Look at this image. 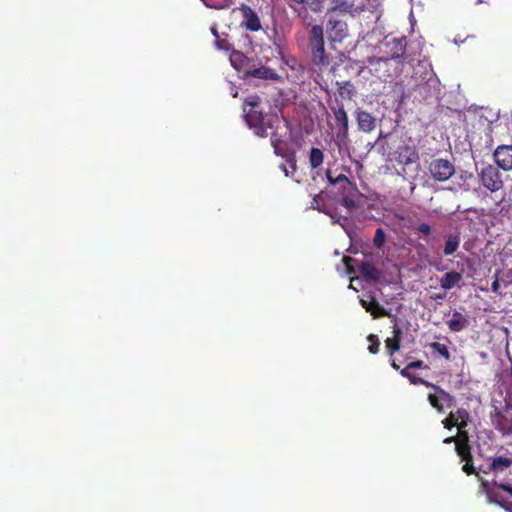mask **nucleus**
Instances as JSON below:
<instances>
[{
  "instance_id": "1",
  "label": "nucleus",
  "mask_w": 512,
  "mask_h": 512,
  "mask_svg": "<svg viewBox=\"0 0 512 512\" xmlns=\"http://www.w3.org/2000/svg\"><path fill=\"white\" fill-rule=\"evenodd\" d=\"M483 474H491L492 480H481L480 489L487 501L496 504L507 512H512V502L508 501L503 492L512 497V454L494 455L488 458Z\"/></svg>"
},
{
  "instance_id": "2",
  "label": "nucleus",
  "mask_w": 512,
  "mask_h": 512,
  "mask_svg": "<svg viewBox=\"0 0 512 512\" xmlns=\"http://www.w3.org/2000/svg\"><path fill=\"white\" fill-rule=\"evenodd\" d=\"M260 103L261 98L258 95H250L245 99V120L257 136L267 137L270 134L269 130H272L275 127V124L279 123V118L277 115L265 114L263 110L259 108ZM271 145L274 148V153L285 158L286 163L292 169V171H288L285 164L280 165V169L284 172L285 176L294 177L297 171L295 153H286L281 147V140L272 132Z\"/></svg>"
},
{
  "instance_id": "3",
  "label": "nucleus",
  "mask_w": 512,
  "mask_h": 512,
  "mask_svg": "<svg viewBox=\"0 0 512 512\" xmlns=\"http://www.w3.org/2000/svg\"><path fill=\"white\" fill-rule=\"evenodd\" d=\"M491 421L502 436L512 435V394L507 393L503 401H493Z\"/></svg>"
},
{
  "instance_id": "4",
  "label": "nucleus",
  "mask_w": 512,
  "mask_h": 512,
  "mask_svg": "<svg viewBox=\"0 0 512 512\" xmlns=\"http://www.w3.org/2000/svg\"><path fill=\"white\" fill-rule=\"evenodd\" d=\"M327 180L332 185H338L342 192L341 204L349 211L352 212L357 208V204L353 197L359 193L358 187L355 183L349 180V178L340 174L337 177H333L330 170L326 172Z\"/></svg>"
},
{
  "instance_id": "5",
  "label": "nucleus",
  "mask_w": 512,
  "mask_h": 512,
  "mask_svg": "<svg viewBox=\"0 0 512 512\" xmlns=\"http://www.w3.org/2000/svg\"><path fill=\"white\" fill-rule=\"evenodd\" d=\"M310 34L309 46L311 49L313 63L319 67H327L330 64L331 59L325 51L322 26L314 25L311 28Z\"/></svg>"
},
{
  "instance_id": "6",
  "label": "nucleus",
  "mask_w": 512,
  "mask_h": 512,
  "mask_svg": "<svg viewBox=\"0 0 512 512\" xmlns=\"http://www.w3.org/2000/svg\"><path fill=\"white\" fill-rule=\"evenodd\" d=\"M406 38H393L385 43V56L377 58L371 62L374 66L375 71L384 68L388 65L389 60H398L403 62L405 51H406Z\"/></svg>"
},
{
  "instance_id": "7",
  "label": "nucleus",
  "mask_w": 512,
  "mask_h": 512,
  "mask_svg": "<svg viewBox=\"0 0 512 512\" xmlns=\"http://www.w3.org/2000/svg\"><path fill=\"white\" fill-rule=\"evenodd\" d=\"M434 391L430 392L427 396V399L430 405L438 412L444 413L446 409L452 408L456 404V399L449 392L433 384V386H429Z\"/></svg>"
},
{
  "instance_id": "8",
  "label": "nucleus",
  "mask_w": 512,
  "mask_h": 512,
  "mask_svg": "<svg viewBox=\"0 0 512 512\" xmlns=\"http://www.w3.org/2000/svg\"><path fill=\"white\" fill-rule=\"evenodd\" d=\"M428 172L433 180L445 182L454 175L455 166L447 159L436 158L430 161Z\"/></svg>"
},
{
  "instance_id": "9",
  "label": "nucleus",
  "mask_w": 512,
  "mask_h": 512,
  "mask_svg": "<svg viewBox=\"0 0 512 512\" xmlns=\"http://www.w3.org/2000/svg\"><path fill=\"white\" fill-rule=\"evenodd\" d=\"M330 109L334 115L336 126L338 127L336 138L340 141H345L348 137L349 119L344 105L336 100V105H331Z\"/></svg>"
},
{
  "instance_id": "10",
  "label": "nucleus",
  "mask_w": 512,
  "mask_h": 512,
  "mask_svg": "<svg viewBox=\"0 0 512 512\" xmlns=\"http://www.w3.org/2000/svg\"><path fill=\"white\" fill-rule=\"evenodd\" d=\"M480 179L483 186L491 192H496L503 187V181L498 167L491 164L482 169Z\"/></svg>"
},
{
  "instance_id": "11",
  "label": "nucleus",
  "mask_w": 512,
  "mask_h": 512,
  "mask_svg": "<svg viewBox=\"0 0 512 512\" xmlns=\"http://www.w3.org/2000/svg\"><path fill=\"white\" fill-rule=\"evenodd\" d=\"M288 5L295 12L298 13L299 17L306 18L307 12H320L323 8L325 0H287Z\"/></svg>"
},
{
  "instance_id": "12",
  "label": "nucleus",
  "mask_w": 512,
  "mask_h": 512,
  "mask_svg": "<svg viewBox=\"0 0 512 512\" xmlns=\"http://www.w3.org/2000/svg\"><path fill=\"white\" fill-rule=\"evenodd\" d=\"M469 413L464 408H458L456 411H451L448 416L442 420L445 429L451 430L453 427H466L469 421Z\"/></svg>"
},
{
  "instance_id": "13",
  "label": "nucleus",
  "mask_w": 512,
  "mask_h": 512,
  "mask_svg": "<svg viewBox=\"0 0 512 512\" xmlns=\"http://www.w3.org/2000/svg\"><path fill=\"white\" fill-rule=\"evenodd\" d=\"M239 10L242 13V26L251 32L259 31L262 28L261 21L257 13L246 4H241Z\"/></svg>"
},
{
  "instance_id": "14",
  "label": "nucleus",
  "mask_w": 512,
  "mask_h": 512,
  "mask_svg": "<svg viewBox=\"0 0 512 512\" xmlns=\"http://www.w3.org/2000/svg\"><path fill=\"white\" fill-rule=\"evenodd\" d=\"M327 31L332 41L341 42L348 35V26L344 20L331 17L327 24Z\"/></svg>"
},
{
  "instance_id": "15",
  "label": "nucleus",
  "mask_w": 512,
  "mask_h": 512,
  "mask_svg": "<svg viewBox=\"0 0 512 512\" xmlns=\"http://www.w3.org/2000/svg\"><path fill=\"white\" fill-rule=\"evenodd\" d=\"M498 167L504 171L512 170V145H500L493 153Z\"/></svg>"
},
{
  "instance_id": "16",
  "label": "nucleus",
  "mask_w": 512,
  "mask_h": 512,
  "mask_svg": "<svg viewBox=\"0 0 512 512\" xmlns=\"http://www.w3.org/2000/svg\"><path fill=\"white\" fill-rule=\"evenodd\" d=\"M360 304L375 319L390 316V312L385 309L373 295H369L367 299H360Z\"/></svg>"
},
{
  "instance_id": "17",
  "label": "nucleus",
  "mask_w": 512,
  "mask_h": 512,
  "mask_svg": "<svg viewBox=\"0 0 512 512\" xmlns=\"http://www.w3.org/2000/svg\"><path fill=\"white\" fill-rule=\"evenodd\" d=\"M359 130L369 133L376 128V118L369 112L357 109L355 112Z\"/></svg>"
},
{
  "instance_id": "18",
  "label": "nucleus",
  "mask_w": 512,
  "mask_h": 512,
  "mask_svg": "<svg viewBox=\"0 0 512 512\" xmlns=\"http://www.w3.org/2000/svg\"><path fill=\"white\" fill-rule=\"evenodd\" d=\"M397 162L401 165H409L419 161V154L415 148L404 145L397 150Z\"/></svg>"
},
{
  "instance_id": "19",
  "label": "nucleus",
  "mask_w": 512,
  "mask_h": 512,
  "mask_svg": "<svg viewBox=\"0 0 512 512\" xmlns=\"http://www.w3.org/2000/svg\"><path fill=\"white\" fill-rule=\"evenodd\" d=\"M359 273L365 280L373 282H377L381 278V271L367 261L361 263Z\"/></svg>"
},
{
  "instance_id": "20",
  "label": "nucleus",
  "mask_w": 512,
  "mask_h": 512,
  "mask_svg": "<svg viewBox=\"0 0 512 512\" xmlns=\"http://www.w3.org/2000/svg\"><path fill=\"white\" fill-rule=\"evenodd\" d=\"M402 341V330L400 327L395 326L393 330V337L385 340V347L390 356L399 351Z\"/></svg>"
},
{
  "instance_id": "21",
  "label": "nucleus",
  "mask_w": 512,
  "mask_h": 512,
  "mask_svg": "<svg viewBox=\"0 0 512 512\" xmlns=\"http://www.w3.org/2000/svg\"><path fill=\"white\" fill-rule=\"evenodd\" d=\"M462 281V274L457 271H450L441 276L439 282L441 288L444 290H450L455 286H458Z\"/></svg>"
},
{
  "instance_id": "22",
  "label": "nucleus",
  "mask_w": 512,
  "mask_h": 512,
  "mask_svg": "<svg viewBox=\"0 0 512 512\" xmlns=\"http://www.w3.org/2000/svg\"><path fill=\"white\" fill-rule=\"evenodd\" d=\"M211 33L215 37V46L219 50H223L229 52L234 47L233 44L229 40V35L227 33H219L216 25L211 27Z\"/></svg>"
},
{
  "instance_id": "23",
  "label": "nucleus",
  "mask_w": 512,
  "mask_h": 512,
  "mask_svg": "<svg viewBox=\"0 0 512 512\" xmlns=\"http://www.w3.org/2000/svg\"><path fill=\"white\" fill-rule=\"evenodd\" d=\"M244 74L247 77H254L258 79H276L277 74L274 72L273 69L262 66L255 69H247L244 70Z\"/></svg>"
},
{
  "instance_id": "24",
  "label": "nucleus",
  "mask_w": 512,
  "mask_h": 512,
  "mask_svg": "<svg viewBox=\"0 0 512 512\" xmlns=\"http://www.w3.org/2000/svg\"><path fill=\"white\" fill-rule=\"evenodd\" d=\"M447 324L451 331L460 332L467 326L468 321L460 312L454 311Z\"/></svg>"
},
{
  "instance_id": "25",
  "label": "nucleus",
  "mask_w": 512,
  "mask_h": 512,
  "mask_svg": "<svg viewBox=\"0 0 512 512\" xmlns=\"http://www.w3.org/2000/svg\"><path fill=\"white\" fill-rule=\"evenodd\" d=\"M460 241H461V238H460L459 234L448 235L446 238V241H445L444 249H443L444 255L449 256V255H452L453 253H455L459 248Z\"/></svg>"
},
{
  "instance_id": "26",
  "label": "nucleus",
  "mask_w": 512,
  "mask_h": 512,
  "mask_svg": "<svg viewBox=\"0 0 512 512\" xmlns=\"http://www.w3.org/2000/svg\"><path fill=\"white\" fill-rule=\"evenodd\" d=\"M354 8V2L351 0H332L331 12L351 13Z\"/></svg>"
},
{
  "instance_id": "27",
  "label": "nucleus",
  "mask_w": 512,
  "mask_h": 512,
  "mask_svg": "<svg viewBox=\"0 0 512 512\" xmlns=\"http://www.w3.org/2000/svg\"><path fill=\"white\" fill-rule=\"evenodd\" d=\"M324 153L317 147H312L309 153V163L312 169H316L323 164Z\"/></svg>"
},
{
  "instance_id": "28",
  "label": "nucleus",
  "mask_w": 512,
  "mask_h": 512,
  "mask_svg": "<svg viewBox=\"0 0 512 512\" xmlns=\"http://www.w3.org/2000/svg\"><path fill=\"white\" fill-rule=\"evenodd\" d=\"M337 90L342 98L351 99L355 93L354 85L350 81L336 82Z\"/></svg>"
},
{
  "instance_id": "29",
  "label": "nucleus",
  "mask_w": 512,
  "mask_h": 512,
  "mask_svg": "<svg viewBox=\"0 0 512 512\" xmlns=\"http://www.w3.org/2000/svg\"><path fill=\"white\" fill-rule=\"evenodd\" d=\"M229 52L232 66L237 70H242L247 57L242 52L235 50L234 47Z\"/></svg>"
},
{
  "instance_id": "30",
  "label": "nucleus",
  "mask_w": 512,
  "mask_h": 512,
  "mask_svg": "<svg viewBox=\"0 0 512 512\" xmlns=\"http://www.w3.org/2000/svg\"><path fill=\"white\" fill-rule=\"evenodd\" d=\"M431 349L441 355L446 360H450L451 354L445 344L439 342H433L430 344Z\"/></svg>"
},
{
  "instance_id": "31",
  "label": "nucleus",
  "mask_w": 512,
  "mask_h": 512,
  "mask_svg": "<svg viewBox=\"0 0 512 512\" xmlns=\"http://www.w3.org/2000/svg\"><path fill=\"white\" fill-rule=\"evenodd\" d=\"M483 469L484 468H479V470H477L473 463H464V465L462 466V471L466 475H468V476L475 475L479 479L480 482H481V480H484L481 476V473H483L482 472Z\"/></svg>"
},
{
  "instance_id": "32",
  "label": "nucleus",
  "mask_w": 512,
  "mask_h": 512,
  "mask_svg": "<svg viewBox=\"0 0 512 512\" xmlns=\"http://www.w3.org/2000/svg\"><path fill=\"white\" fill-rule=\"evenodd\" d=\"M325 214H327L328 216L331 217V219H333V221L335 223H338L340 224L341 226H344L347 222H348V217L346 216H341L336 210H327L325 209V211L323 212Z\"/></svg>"
},
{
  "instance_id": "33",
  "label": "nucleus",
  "mask_w": 512,
  "mask_h": 512,
  "mask_svg": "<svg viewBox=\"0 0 512 512\" xmlns=\"http://www.w3.org/2000/svg\"><path fill=\"white\" fill-rule=\"evenodd\" d=\"M386 241V234L382 228H378L373 238V244L376 248H382Z\"/></svg>"
},
{
  "instance_id": "34",
  "label": "nucleus",
  "mask_w": 512,
  "mask_h": 512,
  "mask_svg": "<svg viewBox=\"0 0 512 512\" xmlns=\"http://www.w3.org/2000/svg\"><path fill=\"white\" fill-rule=\"evenodd\" d=\"M423 365H424V362L422 360L412 361L405 368H403L400 371V374L403 377H409L410 376V372H409L410 369H419V368H422Z\"/></svg>"
},
{
  "instance_id": "35",
  "label": "nucleus",
  "mask_w": 512,
  "mask_h": 512,
  "mask_svg": "<svg viewBox=\"0 0 512 512\" xmlns=\"http://www.w3.org/2000/svg\"><path fill=\"white\" fill-rule=\"evenodd\" d=\"M367 340L370 342V345L368 346V351L371 354H376L379 351L380 342L376 335L370 334L367 337Z\"/></svg>"
},
{
  "instance_id": "36",
  "label": "nucleus",
  "mask_w": 512,
  "mask_h": 512,
  "mask_svg": "<svg viewBox=\"0 0 512 512\" xmlns=\"http://www.w3.org/2000/svg\"><path fill=\"white\" fill-rule=\"evenodd\" d=\"M466 427L459 426L458 433L456 436V444H464L469 443V436L467 431L465 430Z\"/></svg>"
},
{
  "instance_id": "37",
  "label": "nucleus",
  "mask_w": 512,
  "mask_h": 512,
  "mask_svg": "<svg viewBox=\"0 0 512 512\" xmlns=\"http://www.w3.org/2000/svg\"><path fill=\"white\" fill-rule=\"evenodd\" d=\"M455 451L460 458L467 457L471 453V446L469 443L456 444Z\"/></svg>"
},
{
  "instance_id": "38",
  "label": "nucleus",
  "mask_w": 512,
  "mask_h": 512,
  "mask_svg": "<svg viewBox=\"0 0 512 512\" xmlns=\"http://www.w3.org/2000/svg\"><path fill=\"white\" fill-rule=\"evenodd\" d=\"M407 378L410 380V382L412 384H422V385H425L426 387L427 386H433V383H431V382H429V381H427V380H425L423 378L415 377L411 373H410V376L407 377Z\"/></svg>"
},
{
  "instance_id": "39",
  "label": "nucleus",
  "mask_w": 512,
  "mask_h": 512,
  "mask_svg": "<svg viewBox=\"0 0 512 512\" xmlns=\"http://www.w3.org/2000/svg\"><path fill=\"white\" fill-rule=\"evenodd\" d=\"M311 208L313 209H317L318 211L320 212H324L325 211V208H321L320 207V196L319 195H315L312 202H311Z\"/></svg>"
},
{
  "instance_id": "40",
  "label": "nucleus",
  "mask_w": 512,
  "mask_h": 512,
  "mask_svg": "<svg viewBox=\"0 0 512 512\" xmlns=\"http://www.w3.org/2000/svg\"><path fill=\"white\" fill-rule=\"evenodd\" d=\"M417 231L424 235H429L431 233V227L427 223H422L418 226Z\"/></svg>"
},
{
  "instance_id": "41",
  "label": "nucleus",
  "mask_w": 512,
  "mask_h": 512,
  "mask_svg": "<svg viewBox=\"0 0 512 512\" xmlns=\"http://www.w3.org/2000/svg\"><path fill=\"white\" fill-rule=\"evenodd\" d=\"M343 261L347 267V271L349 274H354L355 270L350 266V262L354 261L353 258L349 256H344Z\"/></svg>"
},
{
  "instance_id": "42",
  "label": "nucleus",
  "mask_w": 512,
  "mask_h": 512,
  "mask_svg": "<svg viewBox=\"0 0 512 512\" xmlns=\"http://www.w3.org/2000/svg\"><path fill=\"white\" fill-rule=\"evenodd\" d=\"M499 289H500V283H499L498 275L496 274L495 275V279H494V281L491 284V290L493 292H498Z\"/></svg>"
},
{
  "instance_id": "43",
  "label": "nucleus",
  "mask_w": 512,
  "mask_h": 512,
  "mask_svg": "<svg viewBox=\"0 0 512 512\" xmlns=\"http://www.w3.org/2000/svg\"><path fill=\"white\" fill-rule=\"evenodd\" d=\"M460 460L465 463H473V455L470 453L467 457H461Z\"/></svg>"
},
{
  "instance_id": "44",
  "label": "nucleus",
  "mask_w": 512,
  "mask_h": 512,
  "mask_svg": "<svg viewBox=\"0 0 512 512\" xmlns=\"http://www.w3.org/2000/svg\"><path fill=\"white\" fill-rule=\"evenodd\" d=\"M443 442L445 444H450L452 442H454L456 444V436H450V437H447L443 440Z\"/></svg>"
},
{
  "instance_id": "45",
  "label": "nucleus",
  "mask_w": 512,
  "mask_h": 512,
  "mask_svg": "<svg viewBox=\"0 0 512 512\" xmlns=\"http://www.w3.org/2000/svg\"><path fill=\"white\" fill-rule=\"evenodd\" d=\"M391 366L392 368H394L395 370H398L399 369V366L396 364L395 360L394 359H391Z\"/></svg>"
},
{
  "instance_id": "46",
  "label": "nucleus",
  "mask_w": 512,
  "mask_h": 512,
  "mask_svg": "<svg viewBox=\"0 0 512 512\" xmlns=\"http://www.w3.org/2000/svg\"><path fill=\"white\" fill-rule=\"evenodd\" d=\"M509 377L512 384V359L510 358V370H509Z\"/></svg>"
},
{
  "instance_id": "47",
  "label": "nucleus",
  "mask_w": 512,
  "mask_h": 512,
  "mask_svg": "<svg viewBox=\"0 0 512 512\" xmlns=\"http://www.w3.org/2000/svg\"><path fill=\"white\" fill-rule=\"evenodd\" d=\"M228 6L229 5L227 3H225V4H221V5L215 6V8H217V9H225V8H228Z\"/></svg>"
},
{
  "instance_id": "48",
  "label": "nucleus",
  "mask_w": 512,
  "mask_h": 512,
  "mask_svg": "<svg viewBox=\"0 0 512 512\" xmlns=\"http://www.w3.org/2000/svg\"><path fill=\"white\" fill-rule=\"evenodd\" d=\"M443 297H444L443 295H437L438 299H442Z\"/></svg>"
}]
</instances>
